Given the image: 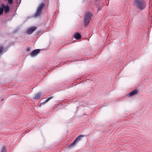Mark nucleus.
<instances>
[{"label":"nucleus","instance_id":"1","mask_svg":"<svg viewBox=\"0 0 152 152\" xmlns=\"http://www.w3.org/2000/svg\"><path fill=\"white\" fill-rule=\"evenodd\" d=\"M134 3L138 9L142 10L145 7V2L144 0H134Z\"/></svg>","mask_w":152,"mask_h":152},{"label":"nucleus","instance_id":"2","mask_svg":"<svg viewBox=\"0 0 152 152\" xmlns=\"http://www.w3.org/2000/svg\"><path fill=\"white\" fill-rule=\"evenodd\" d=\"M92 16V14L91 13L86 12L85 13L84 19L85 26L86 27L88 24Z\"/></svg>","mask_w":152,"mask_h":152},{"label":"nucleus","instance_id":"3","mask_svg":"<svg viewBox=\"0 0 152 152\" xmlns=\"http://www.w3.org/2000/svg\"><path fill=\"white\" fill-rule=\"evenodd\" d=\"M84 136L83 135H80L78 136L76 138L74 141L69 145V147H71L74 146L77 141H78L80 140L82 137H83Z\"/></svg>","mask_w":152,"mask_h":152},{"label":"nucleus","instance_id":"4","mask_svg":"<svg viewBox=\"0 0 152 152\" xmlns=\"http://www.w3.org/2000/svg\"><path fill=\"white\" fill-rule=\"evenodd\" d=\"M37 29V27H32L29 28L27 31V33L30 34H32L33 32L35 31Z\"/></svg>","mask_w":152,"mask_h":152},{"label":"nucleus","instance_id":"5","mask_svg":"<svg viewBox=\"0 0 152 152\" xmlns=\"http://www.w3.org/2000/svg\"><path fill=\"white\" fill-rule=\"evenodd\" d=\"M40 52L39 49H37L34 50L30 54V55L32 57H34L36 56Z\"/></svg>","mask_w":152,"mask_h":152},{"label":"nucleus","instance_id":"6","mask_svg":"<svg viewBox=\"0 0 152 152\" xmlns=\"http://www.w3.org/2000/svg\"><path fill=\"white\" fill-rule=\"evenodd\" d=\"M2 7L3 8L4 12L5 14L9 13L10 10V8L8 5L5 6L4 4H3L2 5Z\"/></svg>","mask_w":152,"mask_h":152},{"label":"nucleus","instance_id":"7","mask_svg":"<svg viewBox=\"0 0 152 152\" xmlns=\"http://www.w3.org/2000/svg\"><path fill=\"white\" fill-rule=\"evenodd\" d=\"M138 91L137 89L135 90H134L130 92L128 95L129 96H132L135 94H136L138 92Z\"/></svg>","mask_w":152,"mask_h":152},{"label":"nucleus","instance_id":"8","mask_svg":"<svg viewBox=\"0 0 152 152\" xmlns=\"http://www.w3.org/2000/svg\"><path fill=\"white\" fill-rule=\"evenodd\" d=\"M41 95L40 93H37L35 95L33 98L34 99H38L40 98Z\"/></svg>","mask_w":152,"mask_h":152},{"label":"nucleus","instance_id":"9","mask_svg":"<svg viewBox=\"0 0 152 152\" xmlns=\"http://www.w3.org/2000/svg\"><path fill=\"white\" fill-rule=\"evenodd\" d=\"M74 37L76 39H79L81 38V36L80 34L77 33L74 34Z\"/></svg>","mask_w":152,"mask_h":152},{"label":"nucleus","instance_id":"10","mask_svg":"<svg viewBox=\"0 0 152 152\" xmlns=\"http://www.w3.org/2000/svg\"><path fill=\"white\" fill-rule=\"evenodd\" d=\"M42 11H41L40 10L37 9V11L35 15V16H38L40 15L41 14Z\"/></svg>","mask_w":152,"mask_h":152},{"label":"nucleus","instance_id":"11","mask_svg":"<svg viewBox=\"0 0 152 152\" xmlns=\"http://www.w3.org/2000/svg\"><path fill=\"white\" fill-rule=\"evenodd\" d=\"M45 6V4L43 3H41L37 9L42 11V9Z\"/></svg>","mask_w":152,"mask_h":152},{"label":"nucleus","instance_id":"12","mask_svg":"<svg viewBox=\"0 0 152 152\" xmlns=\"http://www.w3.org/2000/svg\"><path fill=\"white\" fill-rule=\"evenodd\" d=\"M52 98H53V97H49L44 102L40 104V106H41V105L44 104H45L46 103L48 102L49 100H50V99H51Z\"/></svg>","mask_w":152,"mask_h":152},{"label":"nucleus","instance_id":"13","mask_svg":"<svg viewBox=\"0 0 152 152\" xmlns=\"http://www.w3.org/2000/svg\"><path fill=\"white\" fill-rule=\"evenodd\" d=\"M3 10H4L3 8V7H0V15H1L2 14L3 12Z\"/></svg>","mask_w":152,"mask_h":152},{"label":"nucleus","instance_id":"14","mask_svg":"<svg viewBox=\"0 0 152 152\" xmlns=\"http://www.w3.org/2000/svg\"><path fill=\"white\" fill-rule=\"evenodd\" d=\"M1 152H6V148L4 146H3L2 147Z\"/></svg>","mask_w":152,"mask_h":152},{"label":"nucleus","instance_id":"15","mask_svg":"<svg viewBox=\"0 0 152 152\" xmlns=\"http://www.w3.org/2000/svg\"><path fill=\"white\" fill-rule=\"evenodd\" d=\"M4 49L2 46H0V54L2 53Z\"/></svg>","mask_w":152,"mask_h":152},{"label":"nucleus","instance_id":"16","mask_svg":"<svg viewBox=\"0 0 152 152\" xmlns=\"http://www.w3.org/2000/svg\"><path fill=\"white\" fill-rule=\"evenodd\" d=\"M8 1L9 4H12L13 3V0H8Z\"/></svg>","mask_w":152,"mask_h":152},{"label":"nucleus","instance_id":"17","mask_svg":"<svg viewBox=\"0 0 152 152\" xmlns=\"http://www.w3.org/2000/svg\"><path fill=\"white\" fill-rule=\"evenodd\" d=\"M30 48H27V49H26V51H30Z\"/></svg>","mask_w":152,"mask_h":152}]
</instances>
